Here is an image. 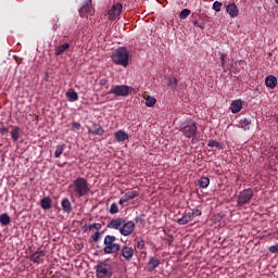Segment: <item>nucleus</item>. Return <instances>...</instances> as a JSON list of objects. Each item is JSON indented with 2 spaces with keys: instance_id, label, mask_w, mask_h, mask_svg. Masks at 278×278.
<instances>
[{
  "instance_id": "21",
  "label": "nucleus",
  "mask_w": 278,
  "mask_h": 278,
  "mask_svg": "<svg viewBox=\"0 0 278 278\" xmlns=\"http://www.w3.org/2000/svg\"><path fill=\"white\" fill-rule=\"evenodd\" d=\"M53 205V200H51L49 197H45L43 199H41L40 201V206L43 208V210H51Z\"/></svg>"
},
{
  "instance_id": "44",
  "label": "nucleus",
  "mask_w": 278,
  "mask_h": 278,
  "mask_svg": "<svg viewBox=\"0 0 278 278\" xmlns=\"http://www.w3.org/2000/svg\"><path fill=\"white\" fill-rule=\"evenodd\" d=\"M189 213H191L193 215V218H194V216H201V214H202L201 210H199V208H197L192 212H189Z\"/></svg>"
},
{
  "instance_id": "36",
  "label": "nucleus",
  "mask_w": 278,
  "mask_h": 278,
  "mask_svg": "<svg viewBox=\"0 0 278 278\" xmlns=\"http://www.w3.org/2000/svg\"><path fill=\"white\" fill-rule=\"evenodd\" d=\"M207 147L219 149L220 148V142H218L216 140H210L208 143H207Z\"/></svg>"
},
{
  "instance_id": "29",
  "label": "nucleus",
  "mask_w": 278,
  "mask_h": 278,
  "mask_svg": "<svg viewBox=\"0 0 278 278\" xmlns=\"http://www.w3.org/2000/svg\"><path fill=\"white\" fill-rule=\"evenodd\" d=\"M11 218L10 215H8L7 213H3L2 215H0V224L2 225V227H8V224L10 223Z\"/></svg>"
},
{
  "instance_id": "42",
  "label": "nucleus",
  "mask_w": 278,
  "mask_h": 278,
  "mask_svg": "<svg viewBox=\"0 0 278 278\" xmlns=\"http://www.w3.org/2000/svg\"><path fill=\"white\" fill-rule=\"evenodd\" d=\"M269 253H276L278 254V243L275 245H270L268 249Z\"/></svg>"
},
{
  "instance_id": "45",
  "label": "nucleus",
  "mask_w": 278,
  "mask_h": 278,
  "mask_svg": "<svg viewBox=\"0 0 278 278\" xmlns=\"http://www.w3.org/2000/svg\"><path fill=\"white\" fill-rule=\"evenodd\" d=\"M99 86H108V78H101L99 80Z\"/></svg>"
},
{
  "instance_id": "10",
  "label": "nucleus",
  "mask_w": 278,
  "mask_h": 278,
  "mask_svg": "<svg viewBox=\"0 0 278 278\" xmlns=\"http://www.w3.org/2000/svg\"><path fill=\"white\" fill-rule=\"evenodd\" d=\"M136 229V224L130 220V222H126L124 219V224H122V228H119V233H122V236H131L134 233V230Z\"/></svg>"
},
{
  "instance_id": "12",
  "label": "nucleus",
  "mask_w": 278,
  "mask_h": 278,
  "mask_svg": "<svg viewBox=\"0 0 278 278\" xmlns=\"http://www.w3.org/2000/svg\"><path fill=\"white\" fill-rule=\"evenodd\" d=\"M45 255H47L45 251L37 250L35 253L30 255V261L34 264H42V262H45Z\"/></svg>"
},
{
  "instance_id": "20",
  "label": "nucleus",
  "mask_w": 278,
  "mask_h": 278,
  "mask_svg": "<svg viewBox=\"0 0 278 278\" xmlns=\"http://www.w3.org/2000/svg\"><path fill=\"white\" fill-rule=\"evenodd\" d=\"M193 219V215L189 213H185L181 218L177 219L178 225H188Z\"/></svg>"
},
{
  "instance_id": "1",
  "label": "nucleus",
  "mask_w": 278,
  "mask_h": 278,
  "mask_svg": "<svg viewBox=\"0 0 278 278\" xmlns=\"http://www.w3.org/2000/svg\"><path fill=\"white\" fill-rule=\"evenodd\" d=\"M73 189L74 194L77 199H81V197H88L90 194V185L88 180L84 177L76 178L73 184L70 186Z\"/></svg>"
},
{
  "instance_id": "28",
  "label": "nucleus",
  "mask_w": 278,
  "mask_h": 278,
  "mask_svg": "<svg viewBox=\"0 0 278 278\" xmlns=\"http://www.w3.org/2000/svg\"><path fill=\"white\" fill-rule=\"evenodd\" d=\"M198 185L200 186V188H207V186H210V178L207 176H202L198 180Z\"/></svg>"
},
{
  "instance_id": "37",
  "label": "nucleus",
  "mask_w": 278,
  "mask_h": 278,
  "mask_svg": "<svg viewBox=\"0 0 278 278\" xmlns=\"http://www.w3.org/2000/svg\"><path fill=\"white\" fill-rule=\"evenodd\" d=\"M109 212L110 214H118V205L116 203H112Z\"/></svg>"
},
{
  "instance_id": "17",
  "label": "nucleus",
  "mask_w": 278,
  "mask_h": 278,
  "mask_svg": "<svg viewBox=\"0 0 278 278\" xmlns=\"http://www.w3.org/2000/svg\"><path fill=\"white\" fill-rule=\"evenodd\" d=\"M157 266H160V261L157 257H151L147 266L148 273H153Z\"/></svg>"
},
{
  "instance_id": "13",
  "label": "nucleus",
  "mask_w": 278,
  "mask_h": 278,
  "mask_svg": "<svg viewBox=\"0 0 278 278\" xmlns=\"http://www.w3.org/2000/svg\"><path fill=\"white\" fill-rule=\"evenodd\" d=\"M226 12L229 14L230 18H236L238 14H240V11L238 10V5L236 3H230L226 7Z\"/></svg>"
},
{
  "instance_id": "34",
  "label": "nucleus",
  "mask_w": 278,
  "mask_h": 278,
  "mask_svg": "<svg viewBox=\"0 0 278 278\" xmlns=\"http://www.w3.org/2000/svg\"><path fill=\"white\" fill-rule=\"evenodd\" d=\"M103 227L100 223H94L88 226L89 231H92V229H96V231H100V229Z\"/></svg>"
},
{
  "instance_id": "19",
  "label": "nucleus",
  "mask_w": 278,
  "mask_h": 278,
  "mask_svg": "<svg viewBox=\"0 0 278 278\" xmlns=\"http://www.w3.org/2000/svg\"><path fill=\"white\" fill-rule=\"evenodd\" d=\"M115 140L117 142H125V140H129V135L125 130H118L115 132Z\"/></svg>"
},
{
  "instance_id": "40",
  "label": "nucleus",
  "mask_w": 278,
  "mask_h": 278,
  "mask_svg": "<svg viewBox=\"0 0 278 278\" xmlns=\"http://www.w3.org/2000/svg\"><path fill=\"white\" fill-rule=\"evenodd\" d=\"M220 8H223V2L215 1L213 3V10H215V12H220Z\"/></svg>"
},
{
  "instance_id": "38",
  "label": "nucleus",
  "mask_w": 278,
  "mask_h": 278,
  "mask_svg": "<svg viewBox=\"0 0 278 278\" xmlns=\"http://www.w3.org/2000/svg\"><path fill=\"white\" fill-rule=\"evenodd\" d=\"M136 241H137V249H139V251H142V249H144V239L139 238V239H136Z\"/></svg>"
},
{
  "instance_id": "7",
  "label": "nucleus",
  "mask_w": 278,
  "mask_h": 278,
  "mask_svg": "<svg viewBox=\"0 0 278 278\" xmlns=\"http://www.w3.org/2000/svg\"><path fill=\"white\" fill-rule=\"evenodd\" d=\"M130 91L131 87L127 85H116L112 87L109 94H114L115 97H129Z\"/></svg>"
},
{
  "instance_id": "16",
  "label": "nucleus",
  "mask_w": 278,
  "mask_h": 278,
  "mask_svg": "<svg viewBox=\"0 0 278 278\" xmlns=\"http://www.w3.org/2000/svg\"><path fill=\"white\" fill-rule=\"evenodd\" d=\"M265 86L270 88V90H275L277 88V77L269 75L265 78Z\"/></svg>"
},
{
  "instance_id": "23",
  "label": "nucleus",
  "mask_w": 278,
  "mask_h": 278,
  "mask_svg": "<svg viewBox=\"0 0 278 278\" xmlns=\"http://www.w3.org/2000/svg\"><path fill=\"white\" fill-rule=\"evenodd\" d=\"M68 49H71V43L65 42L56 48L55 55H62V53H66Z\"/></svg>"
},
{
  "instance_id": "9",
  "label": "nucleus",
  "mask_w": 278,
  "mask_h": 278,
  "mask_svg": "<svg viewBox=\"0 0 278 278\" xmlns=\"http://www.w3.org/2000/svg\"><path fill=\"white\" fill-rule=\"evenodd\" d=\"M122 12H123V4L119 2L114 3L111 10H109L108 12L109 21H116V18L121 16Z\"/></svg>"
},
{
  "instance_id": "30",
  "label": "nucleus",
  "mask_w": 278,
  "mask_h": 278,
  "mask_svg": "<svg viewBox=\"0 0 278 278\" xmlns=\"http://www.w3.org/2000/svg\"><path fill=\"white\" fill-rule=\"evenodd\" d=\"M167 86H168V88H170L172 90H177V86H179V81H178L177 78H175V77L169 78Z\"/></svg>"
},
{
  "instance_id": "14",
  "label": "nucleus",
  "mask_w": 278,
  "mask_h": 278,
  "mask_svg": "<svg viewBox=\"0 0 278 278\" xmlns=\"http://www.w3.org/2000/svg\"><path fill=\"white\" fill-rule=\"evenodd\" d=\"M92 12V0H89L85 5L79 9V14L84 18L86 14H90Z\"/></svg>"
},
{
  "instance_id": "33",
  "label": "nucleus",
  "mask_w": 278,
  "mask_h": 278,
  "mask_svg": "<svg viewBox=\"0 0 278 278\" xmlns=\"http://www.w3.org/2000/svg\"><path fill=\"white\" fill-rule=\"evenodd\" d=\"M62 153H64V144H58L54 152V157H60Z\"/></svg>"
},
{
  "instance_id": "27",
  "label": "nucleus",
  "mask_w": 278,
  "mask_h": 278,
  "mask_svg": "<svg viewBox=\"0 0 278 278\" xmlns=\"http://www.w3.org/2000/svg\"><path fill=\"white\" fill-rule=\"evenodd\" d=\"M66 97L72 102L79 101V94H77V92L73 89L66 92Z\"/></svg>"
},
{
  "instance_id": "41",
  "label": "nucleus",
  "mask_w": 278,
  "mask_h": 278,
  "mask_svg": "<svg viewBox=\"0 0 278 278\" xmlns=\"http://www.w3.org/2000/svg\"><path fill=\"white\" fill-rule=\"evenodd\" d=\"M91 239L93 242H99V240H101V232L96 231L92 236Z\"/></svg>"
},
{
  "instance_id": "4",
  "label": "nucleus",
  "mask_w": 278,
  "mask_h": 278,
  "mask_svg": "<svg viewBox=\"0 0 278 278\" xmlns=\"http://www.w3.org/2000/svg\"><path fill=\"white\" fill-rule=\"evenodd\" d=\"M96 277L97 278H112L114 271L112 269V265L105 261H100L96 266Z\"/></svg>"
},
{
  "instance_id": "26",
  "label": "nucleus",
  "mask_w": 278,
  "mask_h": 278,
  "mask_svg": "<svg viewBox=\"0 0 278 278\" xmlns=\"http://www.w3.org/2000/svg\"><path fill=\"white\" fill-rule=\"evenodd\" d=\"M11 138L13 142H16L21 138V127H15L11 131Z\"/></svg>"
},
{
  "instance_id": "25",
  "label": "nucleus",
  "mask_w": 278,
  "mask_h": 278,
  "mask_svg": "<svg viewBox=\"0 0 278 278\" xmlns=\"http://www.w3.org/2000/svg\"><path fill=\"white\" fill-rule=\"evenodd\" d=\"M127 201H132V199H136V197H140L139 190H131L124 194Z\"/></svg>"
},
{
  "instance_id": "6",
  "label": "nucleus",
  "mask_w": 278,
  "mask_h": 278,
  "mask_svg": "<svg viewBox=\"0 0 278 278\" xmlns=\"http://www.w3.org/2000/svg\"><path fill=\"white\" fill-rule=\"evenodd\" d=\"M197 123L189 121L181 124L179 131L185 138H194L197 136Z\"/></svg>"
},
{
  "instance_id": "15",
  "label": "nucleus",
  "mask_w": 278,
  "mask_h": 278,
  "mask_svg": "<svg viewBox=\"0 0 278 278\" xmlns=\"http://www.w3.org/2000/svg\"><path fill=\"white\" fill-rule=\"evenodd\" d=\"M61 207L64 214H71V212H73V204H71V200L67 198L62 200Z\"/></svg>"
},
{
  "instance_id": "46",
  "label": "nucleus",
  "mask_w": 278,
  "mask_h": 278,
  "mask_svg": "<svg viewBox=\"0 0 278 278\" xmlns=\"http://www.w3.org/2000/svg\"><path fill=\"white\" fill-rule=\"evenodd\" d=\"M8 128L7 127H4V126H2V127H0V134H1V136H5V134H8Z\"/></svg>"
},
{
  "instance_id": "31",
  "label": "nucleus",
  "mask_w": 278,
  "mask_h": 278,
  "mask_svg": "<svg viewBox=\"0 0 278 278\" xmlns=\"http://www.w3.org/2000/svg\"><path fill=\"white\" fill-rule=\"evenodd\" d=\"M240 125L243 129H249V125H251V118H249V117L241 118Z\"/></svg>"
},
{
  "instance_id": "47",
  "label": "nucleus",
  "mask_w": 278,
  "mask_h": 278,
  "mask_svg": "<svg viewBox=\"0 0 278 278\" xmlns=\"http://www.w3.org/2000/svg\"><path fill=\"white\" fill-rule=\"evenodd\" d=\"M127 202H128V200H126V198H125V195H124V197H122V198L119 199L118 204H119V205H125V203H127Z\"/></svg>"
},
{
  "instance_id": "11",
  "label": "nucleus",
  "mask_w": 278,
  "mask_h": 278,
  "mask_svg": "<svg viewBox=\"0 0 278 278\" xmlns=\"http://www.w3.org/2000/svg\"><path fill=\"white\" fill-rule=\"evenodd\" d=\"M123 225H125V219L123 217L113 218L108 225V229H116L121 231Z\"/></svg>"
},
{
  "instance_id": "3",
  "label": "nucleus",
  "mask_w": 278,
  "mask_h": 278,
  "mask_svg": "<svg viewBox=\"0 0 278 278\" xmlns=\"http://www.w3.org/2000/svg\"><path fill=\"white\" fill-rule=\"evenodd\" d=\"M104 248L103 253L104 255H114L119 253L121 245L116 243V237L114 235H106L103 241Z\"/></svg>"
},
{
  "instance_id": "39",
  "label": "nucleus",
  "mask_w": 278,
  "mask_h": 278,
  "mask_svg": "<svg viewBox=\"0 0 278 278\" xmlns=\"http://www.w3.org/2000/svg\"><path fill=\"white\" fill-rule=\"evenodd\" d=\"M71 129L72 131H79V129H81V124H79L78 122H74L72 123Z\"/></svg>"
},
{
  "instance_id": "48",
  "label": "nucleus",
  "mask_w": 278,
  "mask_h": 278,
  "mask_svg": "<svg viewBox=\"0 0 278 278\" xmlns=\"http://www.w3.org/2000/svg\"><path fill=\"white\" fill-rule=\"evenodd\" d=\"M239 64H244V61H239Z\"/></svg>"
},
{
  "instance_id": "24",
  "label": "nucleus",
  "mask_w": 278,
  "mask_h": 278,
  "mask_svg": "<svg viewBox=\"0 0 278 278\" xmlns=\"http://www.w3.org/2000/svg\"><path fill=\"white\" fill-rule=\"evenodd\" d=\"M219 59H220V66L224 71V73H227V71H229V66H227V54L219 52Z\"/></svg>"
},
{
  "instance_id": "43",
  "label": "nucleus",
  "mask_w": 278,
  "mask_h": 278,
  "mask_svg": "<svg viewBox=\"0 0 278 278\" xmlns=\"http://www.w3.org/2000/svg\"><path fill=\"white\" fill-rule=\"evenodd\" d=\"M193 25L195 27H199L200 29H205V24L204 23H199L198 21H193Z\"/></svg>"
},
{
  "instance_id": "8",
  "label": "nucleus",
  "mask_w": 278,
  "mask_h": 278,
  "mask_svg": "<svg viewBox=\"0 0 278 278\" xmlns=\"http://www.w3.org/2000/svg\"><path fill=\"white\" fill-rule=\"evenodd\" d=\"M135 253L136 248L129 247L127 244L123 247L119 245V255L123 257L124 262H131V260H134Z\"/></svg>"
},
{
  "instance_id": "32",
  "label": "nucleus",
  "mask_w": 278,
  "mask_h": 278,
  "mask_svg": "<svg viewBox=\"0 0 278 278\" xmlns=\"http://www.w3.org/2000/svg\"><path fill=\"white\" fill-rule=\"evenodd\" d=\"M155 103H157V100L151 96H149L147 99H146V105L148 108H153V105H155Z\"/></svg>"
},
{
  "instance_id": "2",
  "label": "nucleus",
  "mask_w": 278,
  "mask_h": 278,
  "mask_svg": "<svg viewBox=\"0 0 278 278\" xmlns=\"http://www.w3.org/2000/svg\"><path fill=\"white\" fill-rule=\"evenodd\" d=\"M113 64L127 67L129 65V50L126 47L117 48L111 55Z\"/></svg>"
},
{
  "instance_id": "18",
  "label": "nucleus",
  "mask_w": 278,
  "mask_h": 278,
  "mask_svg": "<svg viewBox=\"0 0 278 278\" xmlns=\"http://www.w3.org/2000/svg\"><path fill=\"white\" fill-rule=\"evenodd\" d=\"M240 110H242V100L232 101V103L230 104V111L232 112V114H238Z\"/></svg>"
},
{
  "instance_id": "5",
  "label": "nucleus",
  "mask_w": 278,
  "mask_h": 278,
  "mask_svg": "<svg viewBox=\"0 0 278 278\" xmlns=\"http://www.w3.org/2000/svg\"><path fill=\"white\" fill-rule=\"evenodd\" d=\"M253 194L254 192L251 188L240 191L237 199L238 207H244V205H249L253 199Z\"/></svg>"
},
{
  "instance_id": "22",
  "label": "nucleus",
  "mask_w": 278,
  "mask_h": 278,
  "mask_svg": "<svg viewBox=\"0 0 278 278\" xmlns=\"http://www.w3.org/2000/svg\"><path fill=\"white\" fill-rule=\"evenodd\" d=\"M89 134H93L96 136H103V134H105V130L103 129V127H101V125L93 124V129H89Z\"/></svg>"
},
{
  "instance_id": "35",
  "label": "nucleus",
  "mask_w": 278,
  "mask_h": 278,
  "mask_svg": "<svg viewBox=\"0 0 278 278\" xmlns=\"http://www.w3.org/2000/svg\"><path fill=\"white\" fill-rule=\"evenodd\" d=\"M191 13V11L189 9H184L180 14H179V18H181L182 21L186 20V17Z\"/></svg>"
},
{
  "instance_id": "49",
  "label": "nucleus",
  "mask_w": 278,
  "mask_h": 278,
  "mask_svg": "<svg viewBox=\"0 0 278 278\" xmlns=\"http://www.w3.org/2000/svg\"><path fill=\"white\" fill-rule=\"evenodd\" d=\"M276 3H277V5H278V0H276Z\"/></svg>"
}]
</instances>
